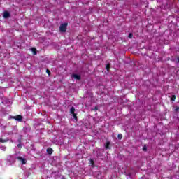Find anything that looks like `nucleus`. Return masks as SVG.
I'll return each instance as SVG.
<instances>
[{
    "instance_id": "nucleus-14",
    "label": "nucleus",
    "mask_w": 179,
    "mask_h": 179,
    "mask_svg": "<svg viewBox=\"0 0 179 179\" xmlns=\"http://www.w3.org/2000/svg\"><path fill=\"white\" fill-rule=\"evenodd\" d=\"M0 142H1V143H5V142H6V140L0 138Z\"/></svg>"
},
{
    "instance_id": "nucleus-6",
    "label": "nucleus",
    "mask_w": 179,
    "mask_h": 179,
    "mask_svg": "<svg viewBox=\"0 0 179 179\" xmlns=\"http://www.w3.org/2000/svg\"><path fill=\"white\" fill-rule=\"evenodd\" d=\"M46 152L48 155H52V152H54V150H52V148H48Z\"/></svg>"
},
{
    "instance_id": "nucleus-4",
    "label": "nucleus",
    "mask_w": 179,
    "mask_h": 179,
    "mask_svg": "<svg viewBox=\"0 0 179 179\" xmlns=\"http://www.w3.org/2000/svg\"><path fill=\"white\" fill-rule=\"evenodd\" d=\"M17 159L22 162V164H26V159L22 157H17Z\"/></svg>"
},
{
    "instance_id": "nucleus-9",
    "label": "nucleus",
    "mask_w": 179,
    "mask_h": 179,
    "mask_svg": "<svg viewBox=\"0 0 179 179\" xmlns=\"http://www.w3.org/2000/svg\"><path fill=\"white\" fill-rule=\"evenodd\" d=\"M71 114H75V107L72 106L70 109Z\"/></svg>"
},
{
    "instance_id": "nucleus-12",
    "label": "nucleus",
    "mask_w": 179,
    "mask_h": 179,
    "mask_svg": "<svg viewBox=\"0 0 179 179\" xmlns=\"http://www.w3.org/2000/svg\"><path fill=\"white\" fill-rule=\"evenodd\" d=\"M117 138H118V139H120V140L122 139V135L121 134H119L117 135Z\"/></svg>"
},
{
    "instance_id": "nucleus-17",
    "label": "nucleus",
    "mask_w": 179,
    "mask_h": 179,
    "mask_svg": "<svg viewBox=\"0 0 179 179\" xmlns=\"http://www.w3.org/2000/svg\"><path fill=\"white\" fill-rule=\"evenodd\" d=\"M106 69H107L108 71H110V64H108L106 65Z\"/></svg>"
},
{
    "instance_id": "nucleus-10",
    "label": "nucleus",
    "mask_w": 179,
    "mask_h": 179,
    "mask_svg": "<svg viewBox=\"0 0 179 179\" xmlns=\"http://www.w3.org/2000/svg\"><path fill=\"white\" fill-rule=\"evenodd\" d=\"M171 100V101H176V95H172Z\"/></svg>"
},
{
    "instance_id": "nucleus-11",
    "label": "nucleus",
    "mask_w": 179,
    "mask_h": 179,
    "mask_svg": "<svg viewBox=\"0 0 179 179\" xmlns=\"http://www.w3.org/2000/svg\"><path fill=\"white\" fill-rule=\"evenodd\" d=\"M72 115H73L74 120H78V116L76 115V113H72Z\"/></svg>"
},
{
    "instance_id": "nucleus-8",
    "label": "nucleus",
    "mask_w": 179,
    "mask_h": 179,
    "mask_svg": "<svg viewBox=\"0 0 179 179\" xmlns=\"http://www.w3.org/2000/svg\"><path fill=\"white\" fill-rule=\"evenodd\" d=\"M110 145H111V143L110 141H107L105 144V148L106 149H110Z\"/></svg>"
},
{
    "instance_id": "nucleus-3",
    "label": "nucleus",
    "mask_w": 179,
    "mask_h": 179,
    "mask_svg": "<svg viewBox=\"0 0 179 179\" xmlns=\"http://www.w3.org/2000/svg\"><path fill=\"white\" fill-rule=\"evenodd\" d=\"M72 78H73L74 79H76L77 80H80V79H81L80 76H79L78 74H73Z\"/></svg>"
},
{
    "instance_id": "nucleus-1",
    "label": "nucleus",
    "mask_w": 179,
    "mask_h": 179,
    "mask_svg": "<svg viewBox=\"0 0 179 179\" xmlns=\"http://www.w3.org/2000/svg\"><path fill=\"white\" fill-rule=\"evenodd\" d=\"M66 27H68V23L67 22L62 24L59 27L60 33H65L66 31Z\"/></svg>"
},
{
    "instance_id": "nucleus-13",
    "label": "nucleus",
    "mask_w": 179,
    "mask_h": 179,
    "mask_svg": "<svg viewBox=\"0 0 179 179\" xmlns=\"http://www.w3.org/2000/svg\"><path fill=\"white\" fill-rule=\"evenodd\" d=\"M143 150L144 152H146V150H148V147H146V145H144V146L143 147Z\"/></svg>"
},
{
    "instance_id": "nucleus-15",
    "label": "nucleus",
    "mask_w": 179,
    "mask_h": 179,
    "mask_svg": "<svg viewBox=\"0 0 179 179\" xmlns=\"http://www.w3.org/2000/svg\"><path fill=\"white\" fill-rule=\"evenodd\" d=\"M134 34H132V33L129 34V38H132Z\"/></svg>"
},
{
    "instance_id": "nucleus-19",
    "label": "nucleus",
    "mask_w": 179,
    "mask_h": 179,
    "mask_svg": "<svg viewBox=\"0 0 179 179\" xmlns=\"http://www.w3.org/2000/svg\"><path fill=\"white\" fill-rule=\"evenodd\" d=\"M99 110V108L97 106H95L94 108V111H97Z\"/></svg>"
},
{
    "instance_id": "nucleus-16",
    "label": "nucleus",
    "mask_w": 179,
    "mask_h": 179,
    "mask_svg": "<svg viewBox=\"0 0 179 179\" xmlns=\"http://www.w3.org/2000/svg\"><path fill=\"white\" fill-rule=\"evenodd\" d=\"M90 164H92V166H93L94 164V161L93 159H90Z\"/></svg>"
},
{
    "instance_id": "nucleus-23",
    "label": "nucleus",
    "mask_w": 179,
    "mask_h": 179,
    "mask_svg": "<svg viewBox=\"0 0 179 179\" xmlns=\"http://www.w3.org/2000/svg\"><path fill=\"white\" fill-rule=\"evenodd\" d=\"M177 61H178V62L179 63V57H177Z\"/></svg>"
},
{
    "instance_id": "nucleus-2",
    "label": "nucleus",
    "mask_w": 179,
    "mask_h": 179,
    "mask_svg": "<svg viewBox=\"0 0 179 179\" xmlns=\"http://www.w3.org/2000/svg\"><path fill=\"white\" fill-rule=\"evenodd\" d=\"M10 118L13 120H15V121H18L19 122H22L23 121V116L20 115H17L16 116H11Z\"/></svg>"
},
{
    "instance_id": "nucleus-5",
    "label": "nucleus",
    "mask_w": 179,
    "mask_h": 179,
    "mask_svg": "<svg viewBox=\"0 0 179 179\" xmlns=\"http://www.w3.org/2000/svg\"><path fill=\"white\" fill-rule=\"evenodd\" d=\"M3 17L5 18V19H8V17H9V16H10V14L9 13V12H8V11H5L4 13H3Z\"/></svg>"
},
{
    "instance_id": "nucleus-7",
    "label": "nucleus",
    "mask_w": 179,
    "mask_h": 179,
    "mask_svg": "<svg viewBox=\"0 0 179 179\" xmlns=\"http://www.w3.org/2000/svg\"><path fill=\"white\" fill-rule=\"evenodd\" d=\"M31 51L33 52L34 55H37V49H36V48H31Z\"/></svg>"
},
{
    "instance_id": "nucleus-18",
    "label": "nucleus",
    "mask_w": 179,
    "mask_h": 179,
    "mask_svg": "<svg viewBox=\"0 0 179 179\" xmlns=\"http://www.w3.org/2000/svg\"><path fill=\"white\" fill-rule=\"evenodd\" d=\"M46 72L48 75H51V71L50 70L47 69Z\"/></svg>"
},
{
    "instance_id": "nucleus-21",
    "label": "nucleus",
    "mask_w": 179,
    "mask_h": 179,
    "mask_svg": "<svg viewBox=\"0 0 179 179\" xmlns=\"http://www.w3.org/2000/svg\"><path fill=\"white\" fill-rule=\"evenodd\" d=\"M18 142H19V143H22V138H19Z\"/></svg>"
},
{
    "instance_id": "nucleus-20",
    "label": "nucleus",
    "mask_w": 179,
    "mask_h": 179,
    "mask_svg": "<svg viewBox=\"0 0 179 179\" xmlns=\"http://www.w3.org/2000/svg\"><path fill=\"white\" fill-rule=\"evenodd\" d=\"M17 146V148H22V143H19Z\"/></svg>"
},
{
    "instance_id": "nucleus-22",
    "label": "nucleus",
    "mask_w": 179,
    "mask_h": 179,
    "mask_svg": "<svg viewBox=\"0 0 179 179\" xmlns=\"http://www.w3.org/2000/svg\"><path fill=\"white\" fill-rule=\"evenodd\" d=\"M178 110H179L178 107L176 108V111H178Z\"/></svg>"
}]
</instances>
